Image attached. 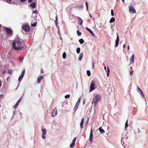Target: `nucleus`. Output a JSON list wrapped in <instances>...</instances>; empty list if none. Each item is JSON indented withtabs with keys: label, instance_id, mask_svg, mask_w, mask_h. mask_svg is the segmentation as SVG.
Instances as JSON below:
<instances>
[{
	"label": "nucleus",
	"instance_id": "f257e3e1",
	"mask_svg": "<svg viewBox=\"0 0 148 148\" xmlns=\"http://www.w3.org/2000/svg\"><path fill=\"white\" fill-rule=\"evenodd\" d=\"M23 46L24 43L23 40L18 37L16 38L12 42V48L14 50H21Z\"/></svg>",
	"mask_w": 148,
	"mask_h": 148
},
{
	"label": "nucleus",
	"instance_id": "f03ea898",
	"mask_svg": "<svg viewBox=\"0 0 148 148\" xmlns=\"http://www.w3.org/2000/svg\"><path fill=\"white\" fill-rule=\"evenodd\" d=\"M101 96L99 94L96 95L93 98L92 103L94 104V106H96L97 104L101 99Z\"/></svg>",
	"mask_w": 148,
	"mask_h": 148
},
{
	"label": "nucleus",
	"instance_id": "7ed1b4c3",
	"mask_svg": "<svg viewBox=\"0 0 148 148\" xmlns=\"http://www.w3.org/2000/svg\"><path fill=\"white\" fill-rule=\"evenodd\" d=\"M96 88V86L93 80H92L91 81L90 85V87L89 92H91V91L93 90Z\"/></svg>",
	"mask_w": 148,
	"mask_h": 148
},
{
	"label": "nucleus",
	"instance_id": "20e7f679",
	"mask_svg": "<svg viewBox=\"0 0 148 148\" xmlns=\"http://www.w3.org/2000/svg\"><path fill=\"white\" fill-rule=\"evenodd\" d=\"M129 11L130 13L133 14L136 12V11L132 5H130L129 7Z\"/></svg>",
	"mask_w": 148,
	"mask_h": 148
},
{
	"label": "nucleus",
	"instance_id": "39448f33",
	"mask_svg": "<svg viewBox=\"0 0 148 148\" xmlns=\"http://www.w3.org/2000/svg\"><path fill=\"white\" fill-rule=\"evenodd\" d=\"M42 137L43 139H45L46 138V137L45 135L46 134V130L45 129H42Z\"/></svg>",
	"mask_w": 148,
	"mask_h": 148
},
{
	"label": "nucleus",
	"instance_id": "423d86ee",
	"mask_svg": "<svg viewBox=\"0 0 148 148\" xmlns=\"http://www.w3.org/2000/svg\"><path fill=\"white\" fill-rule=\"evenodd\" d=\"M92 132V129H91L90 130V133L89 137V140L90 141L91 143H92V142L93 140Z\"/></svg>",
	"mask_w": 148,
	"mask_h": 148
},
{
	"label": "nucleus",
	"instance_id": "0eeeda50",
	"mask_svg": "<svg viewBox=\"0 0 148 148\" xmlns=\"http://www.w3.org/2000/svg\"><path fill=\"white\" fill-rule=\"evenodd\" d=\"M57 114V110L56 108H54L53 110L51 116H52L54 117L56 116Z\"/></svg>",
	"mask_w": 148,
	"mask_h": 148
},
{
	"label": "nucleus",
	"instance_id": "6e6552de",
	"mask_svg": "<svg viewBox=\"0 0 148 148\" xmlns=\"http://www.w3.org/2000/svg\"><path fill=\"white\" fill-rule=\"evenodd\" d=\"M119 40V36L118 35V34H117V38H116V40L115 41V47H116L118 46Z\"/></svg>",
	"mask_w": 148,
	"mask_h": 148
},
{
	"label": "nucleus",
	"instance_id": "1a4fd4ad",
	"mask_svg": "<svg viewBox=\"0 0 148 148\" xmlns=\"http://www.w3.org/2000/svg\"><path fill=\"white\" fill-rule=\"evenodd\" d=\"M22 28L26 32H28L29 30V28L27 25H23L22 26Z\"/></svg>",
	"mask_w": 148,
	"mask_h": 148
},
{
	"label": "nucleus",
	"instance_id": "9d476101",
	"mask_svg": "<svg viewBox=\"0 0 148 148\" xmlns=\"http://www.w3.org/2000/svg\"><path fill=\"white\" fill-rule=\"evenodd\" d=\"M37 24V22L36 21L35 19L34 18L33 19V20H32V22L31 23V25L32 27H35Z\"/></svg>",
	"mask_w": 148,
	"mask_h": 148
},
{
	"label": "nucleus",
	"instance_id": "9b49d317",
	"mask_svg": "<svg viewBox=\"0 0 148 148\" xmlns=\"http://www.w3.org/2000/svg\"><path fill=\"white\" fill-rule=\"evenodd\" d=\"M5 30L6 32L9 34H11L12 32V30L10 28H6Z\"/></svg>",
	"mask_w": 148,
	"mask_h": 148
},
{
	"label": "nucleus",
	"instance_id": "f8f14e48",
	"mask_svg": "<svg viewBox=\"0 0 148 148\" xmlns=\"http://www.w3.org/2000/svg\"><path fill=\"white\" fill-rule=\"evenodd\" d=\"M86 29L88 31L90 32V33L92 36H95V34L90 29L87 27L86 28Z\"/></svg>",
	"mask_w": 148,
	"mask_h": 148
},
{
	"label": "nucleus",
	"instance_id": "ddd939ff",
	"mask_svg": "<svg viewBox=\"0 0 148 148\" xmlns=\"http://www.w3.org/2000/svg\"><path fill=\"white\" fill-rule=\"evenodd\" d=\"M130 61L131 63H133L134 61V55L133 54L132 57L130 58Z\"/></svg>",
	"mask_w": 148,
	"mask_h": 148
},
{
	"label": "nucleus",
	"instance_id": "4468645a",
	"mask_svg": "<svg viewBox=\"0 0 148 148\" xmlns=\"http://www.w3.org/2000/svg\"><path fill=\"white\" fill-rule=\"evenodd\" d=\"M137 88L138 89H139V90L140 93V95L141 97H145V95H144L143 93L142 92V90L139 87H138Z\"/></svg>",
	"mask_w": 148,
	"mask_h": 148
},
{
	"label": "nucleus",
	"instance_id": "2eb2a0df",
	"mask_svg": "<svg viewBox=\"0 0 148 148\" xmlns=\"http://www.w3.org/2000/svg\"><path fill=\"white\" fill-rule=\"evenodd\" d=\"M43 78V76H41L39 77L38 78L37 83L39 84L41 82V80H42Z\"/></svg>",
	"mask_w": 148,
	"mask_h": 148
},
{
	"label": "nucleus",
	"instance_id": "dca6fc26",
	"mask_svg": "<svg viewBox=\"0 0 148 148\" xmlns=\"http://www.w3.org/2000/svg\"><path fill=\"white\" fill-rule=\"evenodd\" d=\"M78 18V21L80 25H81L83 23V21L82 19L79 17H77Z\"/></svg>",
	"mask_w": 148,
	"mask_h": 148
},
{
	"label": "nucleus",
	"instance_id": "f3484780",
	"mask_svg": "<svg viewBox=\"0 0 148 148\" xmlns=\"http://www.w3.org/2000/svg\"><path fill=\"white\" fill-rule=\"evenodd\" d=\"M30 6L33 8H34L36 6V4L35 2L32 3L30 4Z\"/></svg>",
	"mask_w": 148,
	"mask_h": 148
},
{
	"label": "nucleus",
	"instance_id": "a211bd4d",
	"mask_svg": "<svg viewBox=\"0 0 148 148\" xmlns=\"http://www.w3.org/2000/svg\"><path fill=\"white\" fill-rule=\"evenodd\" d=\"M84 118L82 119L81 120V122L80 123V128H83V125L84 123Z\"/></svg>",
	"mask_w": 148,
	"mask_h": 148
},
{
	"label": "nucleus",
	"instance_id": "6ab92c4d",
	"mask_svg": "<svg viewBox=\"0 0 148 148\" xmlns=\"http://www.w3.org/2000/svg\"><path fill=\"white\" fill-rule=\"evenodd\" d=\"M83 53H80L79 54V58H78V60H79L81 61L82 59V58L83 57Z\"/></svg>",
	"mask_w": 148,
	"mask_h": 148
},
{
	"label": "nucleus",
	"instance_id": "aec40b11",
	"mask_svg": "<svg viewBox=\"0 0 148 148\" xmlns=\"http://www.w3.org/2000/svg\"><path fill=\"white\" fill-rule=\"evenodd\" d=\"M99 131L101 133H105V131H104V130L102 128V127H100L99 129Z\"/></svg>",
	"mask_w": 148,
	"mask_h": 148
},
{
	"label": "nucleus",
	"instance_id": "412c9836",
	"mask_svg": "<svg viewBox=\"0 0 148 148\" xmlns=\"http://www.w3.org/2000/svg\"><path fill=\"white\" fill-rule=\"evenodd\" d=\"M22 98H21L17 102L16 104L15 105V108H16L20 102L21 101Z\"/></svg>",
	"mask_w": 148,
	"mask_h": 148
},
{
	"label": "nucleus",
	"instance_id": "4be33fe9",
	"mask_svg": "<svg viewBox=\"0 0 148 148\" xmlns=\"http://www.w3.org/2000/svg\"><path fill=\"white\" fill-rule=\"evenodd\" d=\"M25 70H23V71L20 76L23 78V76H24L25 73Z\"/></svg>",
	"mask_w": 148,
	"mask_h": 148
},
{
	"label": "nucleus",
	"instance_id": "5701e85b",
	"mask_svg": "<svg viewBox=\"0 0 148 148\" xmlns=\"http://www.w3.org/2000/svg\"><path fill=\"white\" fill-rule=\"evenodd\" d=\"M79 41L80 43L81 44H83L84 42V41L82 39H79Z\"/></svg>",
	"mask_w": 148,
	"mask_h": 148
},
{
	"label": "nucleus",
	"instance_id": "b1692460",
	"mask_svg": "<svg viewBox=\"0 0 148 148\" xmlns=\"http://www.w3.org/2000/svg\"><path fill=\"white\" fill-rule=\"evenodd\" d=\"M75 143L72 142V143L70 145V147L71 148H73L74 147V146L75 145Z\"/></svg>",
	"mask_w": 148,
	"mask_h": 148
},
{
	"label": "nucleus",
	"instance_id": "393cba45",
	"mask_svg": "<svg viewBox=\"0 0 148 148\" xmlns=\"http://www.w3.org/2000/svg\"><path fill=\"white\" fill-rule=\"evenodd\" d=\"M115 21V18H112L110 19L109 22L110 23L114 22Z\"/></svg>",
	"mask_w": 148,
	"mask_h": 148
},
{
	"label": "nucleus",
	"instance_id": "a878e982",
	"mask_svg": "<svg viewBox=\"0 0 148 148\" xmlns=\"http://www.w3.org/2000/svg\"><path fill=\"white\" fill-rule=\"evenodd\" d=\"M80 100H81V99L80 98H79L78 99L77 102V103H76V105H75V107H77V104H78V106H79V103L80 102Z\"/></svg>",
	"mask_w": 148,
	"mask_h": 148
},
{
	"label": "nucleus",
	"instance_id": "bb28decb",
	"mask_svg": "<svg viewBox=\"0 0 148 148\" xmlns=\"http://www.w3.org/2000/svg\"><path fill=\"white\" fill-rule=\"evenodd\" d=\"M66 57V54L65 52H64L62 54V57L64 59H65Z\"/></svg>",
	"mask_w": 148,
	"mask_h": 148
},
{
	"label": "nucleus",
	"instance_id": "cd10ccee",
	"mask_svg": "<svg viewBox=\"0 0 148 148\" xmlns=\"http://www.w3.org/2000/svg\"><path fill=\"white\" fill-rule=\"evenodd\" d=\"M128 126V120H127L126 121L125 123V128L126 129Z\"/></svg>",
	"mask_w": 148,
	"mask_h": 148
},
{
	"label": "nucleus",
	"instance_id": "c85d7f7f",
	"mask_svg": "<svg viewBox=\"0 0 148 148\" xmlns=\"http://www.w3.org/2000/svg\"><path fill=\"white\" fill-rule=\"evenodd\" d=\"M80 49L79 47H78L76 50V51L77 53H79L80 52Z\"/></svg>",
	"mask_w": 148,
	"mask_h": 148
},
{
	"label": "nucleus",
	"instance_id": "c756f323",
	"mask_svg": "<svg viewBox=\"0 0 148 148\" xmlns=\"http://www.w3.org/2000/svg\"><path fill=\"white\" fill-rule=\"evenodd\" d=\"M87 75L88 76H90V71L87 70Z\"/></svg>",
	"mask_w": 148,
	"mask_h": 148
},
{
	"label": "nucleus",
	"instance_id": "7c9ffc66",
	"mask_svg": "<svg viewBox=\"0 0 148 148\" xmlns=\"http://www.w3.org/2000/svg\"><path fill=\"white\" fill-rule=\"evenodd\" d=\"M20 60H19V61L20 62H23V57L22 58L21 57H19Z\"/></svg>",
	"mask_w": 148,
	"mask_h": 148
},
{
	"label": "nucleus",
	"instance_id": "2f4dec72",
	"mask_svg": "<svg viewBox=\"0 0 148 148\" xmlns=\"http://www.w3.org/2000/svg\"><path fill=\"white\" fill-rule=\"evenodd\" d=\"M77 32L78 36H79L81 35V33L78 30L77 31Z\"/></svg>",
	"mask_w": 148,
	"mask_h": 148
},
{
	"label": "nucleus",
	"instance_id": "473e14b6",
	"mask_svg": "<svg viewBox=\"0 0 148 148\" xmlns=\"http://www.w3.org/2000/svg\"><path fill=\"white\" fill-rule=\"evenodd\" d=\"M70 95L69 94L65 96V98H68L70 97Z\"/></svg>",
	"mask_w": 148,
	"mask_h": 148
},
{
	"label": "nucleus",
	"instance_id": "72a5a7b5",
	"mask_svg": "<svg viewBox=\"0 0 148 148\" xmlns=\"http://www.w3.org/2000/svg\"><path fill=\"white\" fill-rule=\"evenodd\" d=\"M111 15L112 16H113L114 15L113 11L112 9L111 10Z\"/></svg>",
	"mask_w": 148,
	"mask_h": 148
},
{
	"label": "nucleus",
	"instance_id": "f704fd0d",
	"mask_svg": "<svg viewBox=\"0 0 148 148\" xmlns=\"http://www.w3.org/2000/svg\"><path fill=\"white\" fill-rule=\"evenodd\" d=\"M86 6V10H87L88 9V4L87 2H86L85 3Z\"/></svg>",
	"mask_w": 148,
	"mask_h": 148
},
{
	"label": "nucleus",
	"instance_id": "c9c22d12",
	"mask_svg": "<svg viewBox=\"0 0 148 148\" xmlns=\"http://www.w3.org/2000/svg\"><path fill=\"white\" fill-rule=\"evenodd\" d=\"M133 72H134V71H133V70H132L130 71V74L131 76H132L133 75Z\"/></svg>",
	"mask_w": 148,
	"mask_h": 148
},
{
	"label": "nucleus",
	"instance_id": "e433bc0d",
	"mask_svg": "<svg viewBox=\"0 0 148 148\" xmlns=\"http://www.w3.org/2000/svg\"><path fill=\"white\" fill-rule=\"evenodd\" d=\"M23 77H21V76H20L19 78H18V81H21V80H22V79H23Z\"/></svg>",
	"mask_w": 148,
	"mask_h": 148
},
{
	"label": "nucleus",
	"instance_id": "4c0bfd02",
	"mask_svg": "<svg viewBox=\"0 0 148 148\" xmlns=\"http://www.w3.org/2000/svg\"><path fill=\"white\" fill-rule=\"evenodd\" d=\"M8 73H9L10 74H11L12 73V70H9L8 71Z\"/></svg>",
	"mask_w": 148,
	"mask_h": 148
},
{
	"label": "nucleus",
	"instance_id": "58836bf2",
	"mask_svg": "<svg viewBox=\"0 0 148 148\" xmlns=\"http://www.w3.org/2000/svg\"><path fill=\"white\" fill-rule=\"evenodd\" d=\"M33 13H35V14H37L38 13V12L36 10H34L33 11Z\"/></svg>",
	"mask_w": 148,
	"mask_h": 148
},
{
	"label": "nucleus",
	"instance_id": "ea45409f",
	"mask_svg": "<svg viewBox=\"0 0 148 148\" xmlns=\"http://www.w3.org/2000/svg\"><path fill=\"white\" fill-rule=\"evenodd\" d=\"M55 24H56V26H57V27H58V29H59V26H58L57 25V24H58V23L57 22H57H56V21L55 22Z\"/></svg>",
	"mask_w": 148,
	"mask_h": 148
},
{
	"label": "nucleus",
	"instance_id": "a19ab883",
	"mask_svg": "<svg viewBox=\"0 0 148 148\" xmlns=\"http://www.w3.org/2000/svg\"><path fill=\"white\" fill-rule=\"evenodd\" d=\"M76 138H77L76 137H75V138H74V139H73V140L72 142H75V141H76Z\"/></svg>",
	"mask_w": 148,
	"mask_h": 148
},
{
	"label": "nucleus",
	"instance_id": "79ce46f5",
	"mask_svg": "<svg viewBox=\"0 0 148 148\" xmlns=\"http://www.w3.org/2000/svg\"><path fill=\"white\" fill-rule=\"evenodd\" d=\"M108 71H109V72H110V70H109V68L108 67V66L107 67V70H106V71H105L106 72H107V73L108 72Z\"/></svg>",
	"mask_w": 148,
	"mask_h": 148
},
{
	"label": "nucleus",
	"instance_id": "37998d69",
	"mask_svg": "<svg viewBox=\"0 0 148 148\" xmlns=\"http://www.w3.org/2000/svg\"><path fill=\"white\" fill-rule=\"evenodd\" d=\"M12 1V0H7V1L6 2L9 3H10V1Z\"/></svg>",
	"mask_w": 148,
	"mask_h": 148
},
{
	"label": "nucleus",
	"instance_id": "c03bdc74",
	"mask_svg": "<svg viewBox=\"0 0 148 148\" xmlns=\"http://www.w3.org/2000/svg\"><path fill=\"white\" fill-rule=\"evenodd\" d=\"M109 75V71H108V72L107 73V75L108 77Z\"/></svg>",
	"mask_w": 148,
	"mask_h": 148
},
{
	"label": "nucleus",
	"instance_id": "a18cd8bd",
	"mask_svg": "<svg viewBox=\"0 0 148 148\" xmlns=\"http://www.w3.org/2000/svg\"><path fill=\"white\" fill-rule=\"evenodd\" d=\"M32 0H28V2L29 3L31 2L32 1Z\"/></svg>",
	"mask_w": 148,
	"mask_h": 148
},
{
	"label": "nucleus",
	"instance_id": "49530a36",
	"mask_svg": "<svg viewBox=\"0 0 148 148\" xmlns=\"http://www.w3.org/2000/svg\"><path fill=\"white\" fill-rule=\"evenodd\" d=\"M2 85V82H1L0 80V88L1 87Z\"/></svg>",
	"mask_w": 148,
	"mask_h": 148
},
{
	"label": "nucleus",
	"instance_id": "de8ad7c7",
	"mask_svg": "<svg viewBox=\"0 0 148 148\" xmlns=\"http://www.w3.org/2000/svg\"><path fill=\"white\" fill-rule=\"evenodd\" d=\"M26 0H21V1L22 2H25Z\"/></svg>",
	"mask_w": 148,
	"mask_h": 148
},
{
	"label": "nucleus",
	"instance_id": "09e8293b",
	"mask_svg": "<svg viewBox=\"0 0 148 148\" xmlns=\"http://www.w3.org/2000/svg\"><path fill=\"white\" fill-rule=\"evenodd\" d=\"M104 69H105V71H106V70H107V69H106V66H104Z\"/></svg>",
	"mask_w": 148,
	"mask_h": 148
},
{
	"label": "nucleus",
	"instance_id": "8fccbe9b",
	"mask_svg": "<svg viewBox=\"0 0 148 148\" xmlns=\"http://www.w3.org/2000/svg\"><path fill=\"white\" fill-rule=\"evenodd\" d=\"M60 31H58V34H59V36H61V35H60Z\"/></svg>",
	"mask_w": 148,
	"mask_h": 148
},
{
	"label": "nucleus",
	"instance_id": "3c124183",
	"mask_svg": "<svg viewBox=\"0 0 148 148\" xmlns=\"http://www.w3.org/2000/svg\"><path fill=\"white\" fill-rule=\"evenodd\" d=\"M56 22H57V21H58V20H57V16L56 17Z\"/></svg>",
	"mask_w": 148,
	"mask_h": 148
},
{
	"label": "nucleus",
	"instance_id": "603ef678",
	"mask_svg": "<svg viewBox=\"0 0 148 148\" xmlns=\"http://www.w3.org/2000/svg\"><path fill=\"white\" fill-rule=\"evenodd\" d=\"M123 48H124L125 47V45L124 44L123 45Z\"/></svg>",
	"mask_w": 148,
	"mask_h": 148
},
{
	"label": "nucleus",
	"instance_id": "864d4df0",
	"mask_svg": "<svg viewBox=\"0 0 148 148\" xmlns=\"http://www.w3.org/2000/svg\"><path fill=\"white\" fill-rule=\"evenodd\" d=\"M89 16H90V18H91L92 16L90 14H89Z\"/></svg>",
	"mask_w": 148,
	"mask_h": 148
},
{
	"label": "nucleus",
	"instance_id": "5fc2aeb1",
	"mask_svg": "<svg viewBox=\"0 0 148 148\" xmlns=\"http://www.w3.org/2000/svg\"><path fill=\"white\" fill-rule=\"evenodd\" d=\"M60 39L61 40H62V38H61V36H60Z\"/></svg>",
	"mask_w": 148,
	"mask_h": 148
},
{
	"label": "nucleus",
	"instance_id": "6e6d98bb",
	"mask_svg": "<svg viewBox=\"0 0 148 148\" xmlns=\"http://www.w3.org/2000/svg\"><path fill=\"white\" fill-rule=\"evenodd\" d=\"M127 49H128V50H129V49H130V47H129V46H128V47H127Z\"/></svg>",
	"mask_w": 148,
	"mask_h": 148
},
{
	"label": "nucleus",
	"instance_id": "4d7b16f0",
	"mask_svg": "<svg viewBox=\"0 0 148 148\" xmlns=\"http://www.w3.org/2000/svg\"><path fill=\"white\" fill-rule=\"evenodd\" d=\"M78 104H77V107H75V108H77V107H78Z\"/></svg>",
	"mask_w": 148,
	"mask_h": 148
},
{
	"label": "nucleus",
	"instance_id": "13d9d810",
	"mask_svg": "<svg viewBox=\"0 0 148 148\" xmlns=\"http://www.w3.org/2000/svg\"><path fill=\"white\" fill-rule=\"evenodd\" d=\"M94 63H92V67H93V68L94 67Z\"/></svg>",
	"mask_w": 148,
	"mask_h": 148
},
{
	"label": "nucleus",
	"instance_id": "bf43d9fd",
	"mask_svg": "<svg viewBox=\"0 0 148 148\" xmlns=\"http://www.w3.org/2000/svg\"><path fill=\"white\" fill-rule=\"evenodd\" d=\"M138 92H140V91H139V89H138V90H137Z\"/></svg>",
	"mask_w": 148,
	"mask_h": 148
},
{
	"label": "nucleus",
	"instance_id": "052dcab7",
	"mask_svg": "<svg viewBox=\"0 0 148 148\" xmlns=\"http://www.w3.org/2000/svg\"><path fill=\"white\" fill-rule=\"evenodd\" d=\"M122 0V1H123V2H124V0Z\"/></svg>",
	"mask_w": 148,
	"mask_h": 148
},
{
	"label": "nucleus",
	"instance_id": "680f3d73",
	"mask_svg": "<svg viewBox=\"0 0 148 148\" xmlns=\"http://www.w3.org/2000/svg\"><path fill=\"white\" fill-rule=\"evenodd\" d=\"M42 70H41V72H42Z\"/></svg>",
	"mask_w": 148,
	"mask_h": 148
},
{
	"label": "nucleus",
	"instance_id": "e2e57ef3",
	"mask_svg": "<svg viewBox=\"0 0 148 148\" xmlns=\"http://www.w3.org/2000/svg\"><path fill=\"white\" fill-rule=\"evenodd\" d=\"M85 103L84 101L83 102V103Z\"/></svg>",
	"mask_w": 148,
	"mask_h": 148
},
{
	"label": "nucleus",
	"instance_id": "0e129e2a",
	"mask_svg": "<svg viewBox=\"0 0 148 148\" xmlns=\"http://www.w3.org/2000/svg\"><path fill=\"white\" fill-rule=\"evenodd\" d=\"M3 73H5V72H3Z\"/></svg>",
	"mask_w": 148,
	"mask_h": 148
},
{
	"label": "nucleus",
	"instance_id": "69168bd1",
	"mask_svg": "<svg viewBox=\"0 0 148 148\" xmlns=\"http://www.w3.org/2000/svg\"><path fill=\"white\" fill-rule=\"evenodd\" d=\"M3 73H5V72H3Z\"/></svg>",
	"mask_w": 148,
	"mask_h": 148
},
{
	"label": "nucleus",
	"instance_id": "338daca9",
	"mask_svg": "<svg viewBox=\"0 0 148 148\" xmlns=\"http://www.w3.org/2000/svg\"><path fill=\"white\" fill-rule=\"evenodd\" d=\"M3 73H5V72H3Z\"/></svg>",
	"mask_w": 148,
	"mask_h": 148
},
{
	"label": "nucleus",
	"instance_id": "774afa93",
	"mask_svg": "<svg viewBox=\"0 0 148 148\" xmlns=\"http://www.w3.org/2000/svg\"><path fill=\"white\" fill-rule=\"evenodd\" d=\"M8 78H7V79H8Z\"/></svg>",
	"mask_w": 148,
	"mask_h": 148
}]
</instances>
